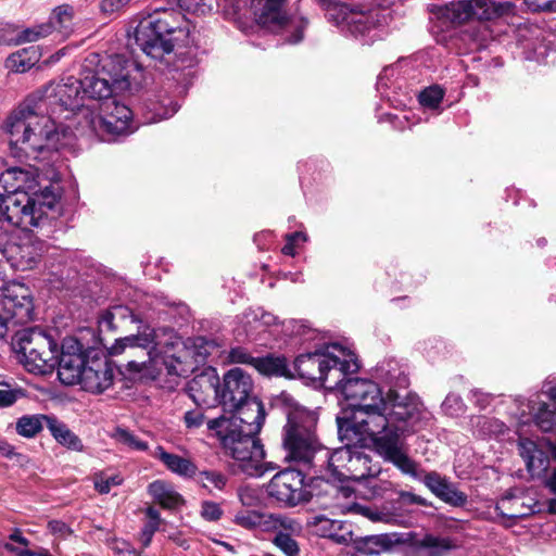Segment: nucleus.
<instances>
[{
    "instance_id": "393cba45",
    "label": "nucleus",
    "mask_w": 556,
    "mask_h": 556,
    "mask_svg": "<svg viewBox=\"0 0 556 556\" xmlns=\"http://www.w3.org/2000/svg\"><path fill=\"white\" fill-rule=\"evenodd\" d=\"M409 458L416 464L418 477H413L407 475L408 477L422 481L425 485L440 500L443 502L451 504L453 506H463L467 502V496L458 491L448 480L442 476H440L435 471L426 472L420 469L417 462H415L410 456Z\"/></svg>"
},
{
    "instance_id": "13d9d810",
    "label": "nucleus",
    "mask_w": 556,
    "mask_h": 556,
    "mask_svg": "<svg viewBox=\"0 0 556 556\" xmlns=\"http://www.w3.org/2000/svg\"><path fill=\"white\" fill-rule=\"evenodd\" d=\"M238 495L243 506L254 507L260 503V498L256 491L251 488H241L238 492Z\"/></svg>"
},
{
    "instance_id": "f3484780",
    "label": "nucleus",
    "mask_w": 556,
    "mask_h": 556,
    "mask_svg": "<svg viewBox=\"0 0 556 556\" xmlns=\"http://www.w3.org/2000/svg\"><path fill=\"white\" fill-rule=\"evenodd\" d=\"M0 306L13 325H22L33 318L31 292L24 283L0 280Z\"/></svg>"
},
{
    "instance_id": "774afa93",
    "label": "nucleus",
    "mask_w": 556,
    "mask_h": 556,
    "mask_svg": "<svg viewBox=\"0 0 556 556\" xmlns=\"http://www.w3.org/2000/svg\"><path fill=\"white\" fill-rule=\"evenodd\" d=\"M230 357L237 363H249L252 357L241 349H233L230 353Z\"/></svg>"
},
{
    "instance_id": "72a5a7b5",
    "label": "nucleus",
    "mask_w": 556,
    "mask_h": 556,
    "mask_svg": "<svg viewBox=\"0 0 556 556\" xmlns=\"http://www.w3.org/2000/svg\"><path fill=\"white\" fill-rule=\"evenodd\" d=\"M276 321L277 317L275 315L265 312L261 307L245 311L241 318L243 331L248 337H254L266 327L276 324Z\"/></svg>"
},
{
    "instance_id": "4468645a",
    "label": "nucleus",
    "mask_w": 556,
    "mask_h": 556,
    "mask_svg": "<svg viewBox=\"0 0 556 556\" xmlns=\"http://www.w3.org/2000/svg\"><path fill=\"white\" fill-rule=\"evenodd\" d=\"M37 172L31 167H10L0 174V235H3L11 222V208L7 210L5 202L17 193H30L38 185Z\"/></svg>"
},
{
    "instance_id": "473e14b6",
    "label": "nucleus",
    "mask_w": 556,
    "mask_h": 556,
    "mask_svg": "<svg viewBox=\"0 0 556 556\" xmlns=\"http://www.w3.org/2000/svg\"><path fill=\"white\" fill-rule=\"evenodd\" d=\"M152 455L160 459L168 470L178 476L191 478L197 472V466L190 459L168 453L162 446H157Z\"/></svg>"
},
{
    "instance_id": "9b49d317",
    "label": "nucleus",
    "mask_w": 556,
    "mask_h": 556,
    "mask_svg": "<svg viewBox=\"0 0 556 556\" xmlns=\"http://www.w3.org/2000/svg\"><path fill=\"white\" fill-rule=\"evenodd\" d=\"M14 348L25 368L34 374L46 375L56 366L58 344L39 328H27L16 332Z\"/></svg>"
},
{
    "instance_id": "338daca9",
    "label": "nucleus",
    "mask_w": 556,
    "mask_h": 556,
    "mask_svg": "<svg viewBox=\"0 0 556 556\" xmlns=\"http://www.w3.org/2000/svg\"><path fill=\"white\" fill-rule=\"evenodd\" d=\"M130 0H103L101 2V9L104 12L111 13L119 10L122 7L127 4Z\"/></svg>"
},
{
    "instance_id": "f8f14e48",
    "label": "nucleus",
    "mask_w": 556,
    "mask_h": 556,
    "mask_svg": "<svg viewBox=\"0 0 556 556\" xmlns=\"http://www.w3.org/2000/svg\"><path fill=\"white\" fill-rule=\"evenodd\" d=\"M352 418V408L345 409L342 412V416L337 417L338 424V434L341 442L344 443L343 446L336 448L332 453H330L326 447L320 456L317 467H323L325 464L327 465V471L330 476L339 481L346 480V476L349 472L350 464L352 460V455L355 450V445L366 446L369 442H372L377 453L386 460L393 464L401 472L402 469L390 458L386 457L379 450L378 441L380 434H368L362 435L358 431H355L356 435H345L342 433L341 429L343 424L348 422Z\"/></svg>"
},
{
    "instance_id": "5701e85b",
    "label": "nucleus",
    "mask_w": 556,
    "mask_h": 556,
    "mask_svg": "<svg viewBox=\"0 0 556 556\" xmlns=\"http://www.w3.org/2000/svg\"><path fill=\"white\" fill-rule=\"evenodd\" d=\"M187 392L197 405L219 404V377L216 370L208 368L197 375L188 382Z\"/></svg>"
},
{
    "instance_id": "a18cd8bd",
    "label": "nucleus",
    "mask_w": 556,
    "mask_h": 556,
    "mask_svg": "<svg viewBox=\"0 0 556 556\" xmlns=\"http://www.w3.org/2000/svg\"><path fill=\"white\" fill-rule=\"evenodd\" d=\"M295 534L278 532L276 533L273 543L274 545L285 554V556H299L300 546L295 539Z\"/></svg>"
},
{
    "instance_id": "2eb2a0df",
    "label": "nucleus",
    "mask_w": 556,
    "mask_h": 556,
    "mask_svg": "<svg viewBox=\"0 0 556 556\" xmlns=\"http://www.w3.org/2000/svg\"><path fill=\"white\" fill-rule=\"evenodd\" d=\"M15 226H9L3 235H0V256L4 257L13 268L29 270L41 261L43 242L30 235H25L16 241H10L9 236Z\"/></svg>"
},
{
    "instance_id": "7ed1b4c3",
    "label": "nucleus",
    "mask_w": 556,
    "mask_h": 556,
    "mask_svg": "<svg viewBox=\"0 0 556 556\" xmlns=\"http://www.w3.org/2000/svg\"><path fill=\"white\" fill-rule=\"evenodd\" d=\"M155 338V330L151 327H144L137 334L116 339L114 344L109 349V354L117 356L126 351L131 352L139 349L143 352L147 359L141 362L129 361V367L140 370L148 362L154 367L162 364L167 375L180 377L192 372L217 349V345L213 341L199 337L195 338L191 344H178L174 353H169L167 350L164 355H161L156 346Z\"/></svg>"
},
{
    "instance_id": "bf43d9fd",
    "label": "nucleus",
    "mask_w": 556,
    "mask_h": 556,
    "mask_svg": "<svg viewBox=\"0 0 556 556\" xmlns=\"http://www.w3.org/2000/svg\"><path fill=\"white\" fill-rule=\"evenodd\" d=\"M529 10L536 11H553L556 9V0H525Z\"/></svg>"
},
{
    "instance_id": "8fccbe9b",
    "label": "nucleus",
    "mask_w": 556,
    "mask_h": 556,
    "mask_svg": "<svg viewBox=\"0 0 556 556\" xmlns=\"http://www.w3.org/2000/svg\"><path fill=\"white\" fill-rule=\"evenodd\" d=\"M444 97V91L439 86H432L425 89L419 96V102L422 106L435 109L440 105Z\"/></svg>"
},
{
    "instance_id": "09e8293b",
    "label": "nucleus",
    "mask_w": 556,
    "mask_h": 556,
    "mask_svg": "<svg viewBox=\"0 0 556 556\" xmlns=\"http://www.w3.org/2000/svg\"><path fill=\"white\" fill-rule=\"evenodd\" d=\"M128 316H132L131 312L126 306L116 305L111 307L110 309L105 311L101 318L100 324L108 329H113L116 326L115 321L126 318Z\"/></svg>"
},
{
    "instance_id": "3c124183",
    "label": "nucleus",
    "mask_w": 556,
    "mask_h": 556,
    "mask_svg": "<svg viewBox=\"0 0 556 556\" xmlns=\"http://www.w3.org/2000/svg\"><path fill=\"white\" fill-rule=\"evenodd\" d=\"M224 514L220 504L213 501H203L201 503L200 516L210 522L218 521Z\"/></svg>"
},
{
    "instance_id": "58836bf2",
    "label": "nucleus",
    "mask_w": 556,
    "mask_h": 556,
    "mask_svg": "<svg viewBox=\"0 0 556 556\" xmlns=\"http://www.w3.org/2000/svg\"><path fill=\"white\" fill-rule=\"evenodd\" d=\"M470 422L473 433L481 438H500L507 431L503 421L490 416H475Z\"/></svg>"
},
{
    "instance_id": "49530a36",
    "label": "nucleus",
    "mask_w": 556,
    "mask_h": 556,
    "mask_svg": "<svg viewBox=\"0 0 556 556\" xmlns=\"http://www.w3.org/2000/svg\"><path fill=\"white\" fill-rule=\"evenodd\" d=\"M113 438L116 440V442L127 446L130 450L134 451H146L148 450V443L137 435H135L132 432L123 429L117 428L115 432L113 433Z\"/></svg>"
},
{
    "instance_id": "603ef678",
    "label": "nucleus",
    "mask_w": 556,
    "mask_h": 556,
    "mask_svg": "<svg viewBox=\"0 0 556 556\" xmlns=\"http://www.w3.org/2000/svg\"><path fill=\"white\" fill-rule=\"evenodd\" d=\"M442 409L446 415L458 416L464 413L465 404L458 394L450 393L442 403Z\"/></svg>"
},
{
    "instance_id": "79ce46f5",
    "label": "nucleus",
    "mask_w": 556,
    "mask_h": 556,
    "mask_svg": "<svg viewBox=\"0 0 556 556\" xmlns=\"http://www.w3.org/2000/svg\"><path fill=\"white\" fill-rule=\"evenodd\" d=\"M268 531L300 534L302 525L294 518L282 514H268L266 532Z\"/></svg>"
},
{
    "instance_id": "dca6fc26",
    "label": "nucleus",
    "mask_w": 556,
    "mask_h": 556,
    "mask_svg": "<svg viewBox=\"0 0 556 556\" xmlns=\"http://www.w3.org/2000/svg\"><path fill=\"white\" fill-rule=\"evenodd\" d=\"M326 18L352 36L369 35L376 29L378 12L355 10L348 4L327 0Z\"/></svg>"
},
{
    "instance_id": "aec40b11",
    "label": "nucleus",
    "mask_w": 556,
    "mask_h": 556,
    "mask_svg": "<svg viewBox=\"0 0 556 556\" xmlns=\"http://www.w3.org/2000/svg\"><path fill=\"white\" fill-rule=\"evenodd\" d=\"M304 477L298 470L277 472L267 484V493L277 502L293 507L305 500Z\"/></svg>"
},
{
    "instance_id": "f257e3e1",
    "label": "nucleus",
    "mask_w": 556,
    "mask_h": 556,
    "mask_svg": "<svg viewBox=\"0 0 556 556\" xmlns=\"http://www.w3.org/2000/svg\"><path fill=\"white\" fill-rule=\"evenodd\" d=\"M377 380L352 378L342 386V395L350 403L352 418L341 429L345 435L380 434L379 450L401 469L403 475L418 477L416 464L400 441L406 432H415L431 419L419 396L405 392L409 380L395 359L381 362L375 369Z\"/></svg>"
},
{
    "instance_id": "f03ea898",
    "label": "nucleus",
    "mask_w": 556,
    "mask_h": 556,
    "mask_svg": "<svg viewBox=\"0 0 556 556\" xmlns=\"http://www.w3.org/2000/svg\"><path fill=\"white\" fill-rule=\"evenodd\" d=\"M84 76H68L27 96L7 116L2 128L12 147L26 156L58 149L61 137L75 134L84 121L78 112L92 108L85 101Z\"/></svg>"
},
{
    "instance_id": "423d86ee",
    "label": "nucleus",
    "mask_w": 556,
    "mask_h": 556,
    "mask_svg": "<svg viewBox=\"0 0 556 556\" xmlns=\"http://www.w3.org/2000/svg\"><path fill=\"white\" fill-rule=\"evenodd\" d=\"M184 15L174 8H160L143 16L134 30L139 49L151 59L162 60L178 45H186L188 29Z\"/></svg>"
},
{
    "instance_id": "ea45409f",
    "label": "nucleus",
    "mask_w": 556,
    "mask_h": 556,
    "mask_svg": "<svg viewBox=\"0 0 556 556\" xmlns=\"http://www.w3.org/2000/svg\"><path fill=\"white\" fill-rule=\"evenodd\" d=\"M48 429L59 444L73 451H83L84 445L80 439L72 430H70L65 424L59 421L54 417H51L48 424Z\"/></svg>"
},
{
    "instance_id": "4be33fe9",
    "label": "nucleus",
    "mask_w": 556,
    "mask_h": 556,
    "mask_svg": "<svg viewBox=\"0 0 556 556\" xmlns=\"http://www.w3.org/2000/svg\"><path fill=\"white\" fill-rule=\"evenodd\" d=\"M229 412L230 416L222 415L219 418L233 421L236 430H242L249 434H257L261 431L265 420V410L262 402L255 396Z\"/></svg>"
},
{
    "instance_id": "c756f323",
    "label": "nucleus",
    "mask_w": 556,
    "mask_h": 556,
    "mask_svg": "<svg viewBox=\"0 0 556 556\" xmlns=\"http://www.w3.org/2000/svg\"><path fill=\"white\" fill-rule=\"evenodd\" d=\"M314 526L318 535L328 538L337 544L348 545L353 541V531L351 527L343 521L317 516Z\"/></svg>"
},
{
    "instance_id": "bb28decb",
    "label": "nucleus",
    "mask_w": 556,
    "mask_h": 556,
    "mask_svg": "<svg viewBox=\"0 0 556 556\" xmlns=\"http://www.w3.org/2000/svg\"><path fill=\"white\" fill-rule=\"evenodd\" d=\"M517 432L519 434V453L526 463L528 472L532 478H541L551 468L547 454L536 442L523 438L519 429Z\"/></svg>"
},
{
    "instance_id": "b1692460",
    "label": "nucleus",
    "mask_w": 556,
    "mask_h": 556,
    "mask_svg": "<svg viewBox=\"0 0 556 556\" xmlns=\"http://www.w3.org/2000/svg\"><path fill=\"white\" fill-rule=\"evenodd\" d=\"M520 424L527 425L530 420L543 432L556 431V407L536 396L527 402H520Z\"/></svg>"
},
{
    "instance_id": "9d476101",
    "label": "nucleus",
    "mask_w": 556,
    "mask_h": 556,
    "mask_svg": "<svg viewBox=\"0 0 556 556\" xmlns=\"http://www.w3.org/2000/svg\"><path fill=\"white\" fill-rule=\"evenodd\" d=\"M30 193H17L9 198L4 206L7 210L11 208L12 226H21L25 230H30L35 227H40L50 217V214H55L56 206L61 199V191L59 187L49 186L43 188L40 192L30 191Z\"/></svg>"
},
{
    "instance_id": "e433bc0d",
    "label": "nucleus",
    "mask_w": 556,
    "mask_h": 556,
    "mask_svg": "<svg viewBox=\"0 0 556 556\" xmlns=\"http://www.w3.org/2000/svg\"><path fill=\"white\" fill-rule=\"evenodd\" d=\"M458 546L457 542L448 536L426 535L419 543L420 556H445Z\"/></svg>"
},
{
    "instance_id": "cd10ccee",
    "label": "nucleus",
    "mask_w": 556,
    "mask_h": 556,
    "mask_svg": "<svg viewBox=\"0 0 556 556\" xmlns=\"http://www.w3.org/2000/svg\"><path fill=\"white\" fill-rule=\"evenodd\" d=\"M286 3L287 0H251V9L258 24L266 27L282 26L286 23Z\"/></svg>"
},
{
    "instance_id": "6ab92c4d",
    "label": "nucleus",
    "mask_w": 556,
    "mask_h": 556,
    "mask_svg": "<svg viewBox=\"0 0 556 556\" xmlns=\"http://www.w3.org/2000/svg\"><path fill=\"white\" fill-rule=\"evenodd\" d=\"M253 380L242 368L229 369L219 382V404L225 410H233L240 407L245 401L254 397L252 395Z\"/></svg>"
},
{
    "instance_id": "0eeeda50",
    "label": "nucleus",
    "mask_w": 556,
    "mask_h": 556,
    "mask_svg": "<svg viewBox=\"0 0 556 556\" xmlns=\"http://www.w3.org/2000/svg\"><path fill=\"white\" fill-rule=\"evenodd\" d=\"M235 422L225 418H214L206 421L210 435L219 440L225 452L237 463L242 472L261 477L277 468L274 463L265 462V452L257 434H249L233 428Z\"/></svg>"
},
{
    "instance_id": "de8ad7c7",
    "label": "nucleus",
    "mask_w": 556,
    "mask_h": 556,
    "mask_svg": "<svg viewBox=\"0 0 556 556\" xmlns=\"http://www.w3.org/2000/svg\"><path fill=\"white\" fill-rule=\"evenodd\" d=\"M199 481L202 483L203 488L210 491H212V489L222 491L226 486L227 477L218 471L205 470L200 472Z\"/></svg>"
},
{
    "instance_id": "6e6d98bb",
    "label": "nucleus",
    "mask_w": 556,
    "mask_h": 556,
    "mask_svg": "<svg viewBox=\"0 0 556 556\" xmlns=\"http://www.w3.org/2000/svg\"><path fill=\"white\" fill-rule=\"evenodd\" d=\"M184 424L187 429L194 430L202 427L205 422L204 413L200 409L187 410L184 414Z\"/></svg>"
},
{
    "instance_id": "a211bd4d",
    "label": "nucleus",
    "mask_w": 556,
    "mask_h": 556,
    "mask_svg": "<svg viewBox=\"0 0 556 556\" xmlns=\"http://www.w3.org/2000/svg\"><path fill=\"white\" fill-rule=\"evenodd\" d=\"M435 13L452 24H463L472 20H490L495 14V7L489 0H460L438 5Z\"/></svg>"
},
{
    "instance_id": "0e129e2a",
    "label": "nucleus",
    "mask_w": 556,
    "mask_h": 556,
    "mask_svg": "<svg viewBox=\"0 0 556 556\" xmlns=\"http://www.w3.org/2000/svg\"><path fill=\"white\" fill-rule=\"evenodd\" d=\"M159 527L160 526L155 525L154 522L146 523V526L143 527L141 534H140V540L144 547L149 546V544L152 541L153 534L157 531Z\"/></svg>"
},
{
    "instance_id": "412c9836",
    "label": "nucleus",
    "mask_w": 556,
    "mask_h": 556,
    "mask_svg": "<svg viewBox=\"0 0 556 556\" xmlns=\"http://www.w3.org/2000/svg\"><path fill=\"white\" fill-rule=\"evenodd\" d=\"M500 516L507 520L529 517L541 510V504L535 494L522 488H514L507 491L496 503Z\"/></svg>"
},
{
    "instance_id": "7c9ffc66",
    "label": "nucleus",
    "mask_w": 556,
    "mask_h": 556,
    "mask_svg": "<svg viewBox=\"0 0 556 556\" xmlns=\"http://www.w3.org/2000/svg\"><path fill=\"white\" fill-rule=\"evenodd\" d=\"M152 498L165 509H175L184 505V497L176 491L175 486L164 480H155L148 486Z\"/></svg>"
},
{
    "instance_id": "ddd939ff",
    "label": "nucleus",
    "mask_w": 556,
    "mask_h": 556,
    "mask_svg": "<svg viewBox=\"0 0 556 556\" xmlns=\"http://www.w3.org/2000/svg\"><path fill=\"white\" fill-rule=\"evenodd\" d=\"M74 10L63 4L53 10L49 21L29 28H9L0 34V45L17 46L25 42L37 41L56 29L62 37H68L73 33Z\"/></svg>"
},
{
    "instance_id": "5fc2aeb1",
    "label": "nucleus",
    "mask_w": 556,
    "mask_h": 556,
    "mask_svg": "<svg viewBox=\"0 0 556 556\" xmlns=\"http://www.w3.org/2000/svg\"><path fill=\"white\" fill-rule=\"evenodd\" d=\"M122 481L123 479L118 475L109 477L101 473L94 477V488L99 493L106 494L112 486L119 485Z\"/></svg>"
},
{
    "instance_id": "e2e57ef3",
    "label": "nucleus",
    "mask_w": 556,
    "mask_h": 556,
    "mask_svg": "<svg viewBox=\"0 0 556 556\" xmlns=\"http://www.w3.org/2000/svg\"><path fill=\"white\" fill-rule=\"evenodd\" d=\"M367 552L369 554L379 553L387 547V539L383 536H371L366 541Z\"/></svg>"
},
{
    "instance_id": "864d4df0",
    "label": "nucleus",
    "mask_w": 556,
    "mask_h": 556,
    "mask_svg": "<svg viewBox=\"0 0 556 556\" xmlns=\"http://www.w3.org/2000/svg\"><path fill=\"white\" fill-rule=\"evenodd\" d=\"M540 479L543 480V484L548 492L554 495V498L548 503V507L552 513H556V467H551Z\"/></svg>"
},
{
    "instance_id": "4c0bfd02",
    "label": "nucleus",
    "mask_w": 556,
    "mask_h": 556,
    "mask_svg": "<svg viewBox=\"0 0 556 556\" xmlns=\"http://www.w3.org/2000/svg\"><path fill=\"white\" fill-rule=\"evenodd\" d=\"M40 59L38 48L28 47L21 49L5 60V67L12 72L24 73L31 68Z\"/></svg>"
},
{
    "instance_id": "c03bdc74",
    "label": "nucleus",
    "mask_w": 556,
    "mask_h": 556,
    "mask_svg": "<svg viewBox=\"0 0 556 556\" xmlns=\"http://www.w3.org/2000/svg\"><path fill=\"white\" fill-rule=\"evenodd\" d=\"M148 109L149 112L151 113V116L147 117V122L157 123L173 116L177 112L178 106L170 99L166 98L163 100L151 102Z\"/></svg>"
},
{
    "instance_id": "39448f33",
    "label": "nucleus",
    "mask_w": 556,
    "mask_h": 556,
    "mask_svg": "<svg viewBox=\"0 0 556 556\" xmlns=\"http://www.w3.org/2000/svg\"><path fill=\"white\" fill-rule=\"evenodd\" d=\"M294 377L319 383L342 393V386L359 365L356 355L338 343L326 344L313 352L299 355L292 364Z\"/></svg>"
},
{
    "instance_id": "c85d7f7f",
    "label": "nucleus",
    "mask_w": 556,
    "mask_h": 556,
    "mask_svg": "<svg viewBox=\"0 0 556 556\" xmlns=\"http://www.w3.org/2000/svg\"><path fill=\"white\" fill-rule=\"evenodd\" d=\"M87 359H85L80 351L70 352L62 350L59 361L56 359L60 381L66 386L79 383Z\"/></svg>"
},
{
    "instance_id": "1a4fd4ad",
    "label": "nucleus",
    "mask_w": 556,
    "mask_h": 556,
    "mask_svg": "<svg viewBox=\"0 0 556 556\" xmlns=\"http://www.w3.org/2000/svg\"><path fill=\"white\" fill-rule=\"evenodd\" d=\"M84 121L75 125L79 135H97L102 140L126 136L135 130L131 110L115 99L78 112Z\"/></svg>"
},
{
    "instance_id": "c9c22d12",
    "label": "nucleus",
    "mask_w": 556,
    "mask_h": 556,
    "mask_svg": "<svg viewBox=\"0 0 556 556\" xmlns=\"http://www.w3.org/2000/svg\"><path fill=\"white\" fill-rule=\"evenodd\" d=\"M50 419V416L43 414L23 415L16 419L14 430L24 439H33L43 430L45 426L48 427Z\"/></svg>"
},
{
    "instance_id": "4d7b16f0",
    "label": "nucleus",
    "mask_w": 556,
    "mask_h": 556,
    "mask_svg": "<svg viewBox=\"0 0 556 556\" xmlns=\"http://www.w3.org/2000/svg\"><path fill=\"white\" fill-rule=\"evenodd\" d=\"M295 238H301L302 242L307 241L306 233H304L302 231H295L292 233H288L286 236V244L283 245V248L281 250L285 255H289V256L295 255V245H296Z\"/></svg>"
},
{
    "instance_id": "052dcab7",
    "label": "nucleus",
    "mask_w": 556,
    "mask_h": 556,
    "mask_svg": "<svg viewBox=\"0 0 556 556\" xmlns=\"http://www.w3.org/2000/svg\"><path fill=\"white\" fill-rule=\"evenodd\" d=\"M0 386L9 387L4 381H0ZM18 399V392L15 390H0V407L12 406Z\"/></svg>"
},
{
    "instance_id": "a19ab883",
    "label": "nucleus",
    "mask_w": 556,
    "mask_h": 556,
    "mask_svg": "<svg viewBox=\"0 0 556 556\" xmlns=\"http://www.w3.org/2000/svg\"><path fill=\"white\" fill-rule=\"evenodd\" d=\"M268 514L257 510L241 509L236 513L233 522L248 530L266 532Z\"/></svg>"
},
{
    "instance_id": "6e6552de",
    "label": "nucleus",
    "mask_w": 556,
    "mask_h": 556,
    "mask_svg": "<svg viewBox=\"0 0 556 556\" xmlns=\"http://www.w3.org/2000/svg\"><path fill=\"white\" fill-rule=\"evenodd\" d=\"M317 421L318 415L315 410L300 405L288 413V422L283 428L286 458L317 467L325 450L316 433Z\"/></svg>"
},
{
    "instance_id": "20e7f679",
    "label": "nucleus",
    "mask_w": 556,
    "mask_h": 556,
    "mask_svg": "<svg viewBox=\"0 0 556 556\" xmlns=\"http://www.w3.org/2000/svg\"><path fill=\"white\" fill-rule=\"evenodd\" d=\"M85 94L89 104L98 105L111 101L113 94L137 90L142 72L134 61L123 56H108L102 61L99 54L91 53L84 64Z\"/></svg>"
},
{
    "instance_id": "2f4dec72",
    "label": "nucleus",
    "mask_w": 556,
    "mask_h": 556,
    "mask_svg": "<svg viewBox=\"0 0 556 556\" xmlns=\"http://www.w3.org/2000/svg\"><path fill=\"white\" fill-rule=\"evenodd\" d=\"M364 446L355 445L352 460L350 464L346 480L361 481L375 477L380 472L377 465H371V459L362 448Z\"/></svg>"
},
{
    "instance_id": "a878e982",
    "label": "nucleus",
    "mask_w": 556,
    "mask_h": 556,
    "mask_svg": "<svg viewBox=\"0 0 556 556\" xmlns=\"http://www.w3.org/2000/svg\"><path fill=\"white\" fill-rule=\"evenodd\" d=\"M114 372L106 359H87L79 384L86 391L101 393L113 383Z\"/></svg>"
},
{
    "instance_id": "680f3d73",
    "label": "nucleus",
    "mask_w": 556,
    "mask_h": 556,
    "mask_svg": "<svg viewBox=\"0 0 556 556\" xmlns=\"http://www.w3.org/2000/svg\"><path fill=\"white\" fill-rule=\"evenodd\" d=\"M48 528L52 534L58 535L60 538H66L72 533L70 527L61 520L49 521Z\"/></svg>"
},
{
    "instance_id": "37998d69",
    "label": "nucleus",
    "mask_w": 556,
    "mask_h": 556,
    "mask_svg": "<svg viewBox=\"0 0 556 556\" xmlns=\"http://www.w3.org/2000/svg\"><path fill=\"white\" fill-rule=\"evenodd\" d=\"M341 511L344 514L361 515L372 522L390 523L394 520L393 516L389 513L379 511L370 506L358 503L346 504L341 507Z\"/></svg>"
},
{
    "instance_id": "69168bd1",
    "label": "nucleus",
    "mask_w": 556,
    "mask_h": 556,
    "mask_svg": "<svg viewBox=\"0 0 556 556\" xmlns=\"http://www.w3.org/2000/svg\"><path fill=\"white\" fill-rule=\"evenodd\" d=\"M471 396L475 401V404L480 408H485L492 401L491 394L482 392L478 389L471 391Z\"/></svg>"
},
{
    "instance_id": "f704fd0d",
    "label": "nucleus",
    "mask_w": 556,
    "mask_h": 556,
    "mask_svg": "<svg viewBox=\"0 0 556 556\" xmlns=\"http://www.w3.org/2000/svg\"><path fill=\"white\" fill-rule=\"evenodd\" d=\"M254 366L265 376L294 378L292 365H289L283 356H265L255 358Z\"/></svg>"
}]
</instances>
